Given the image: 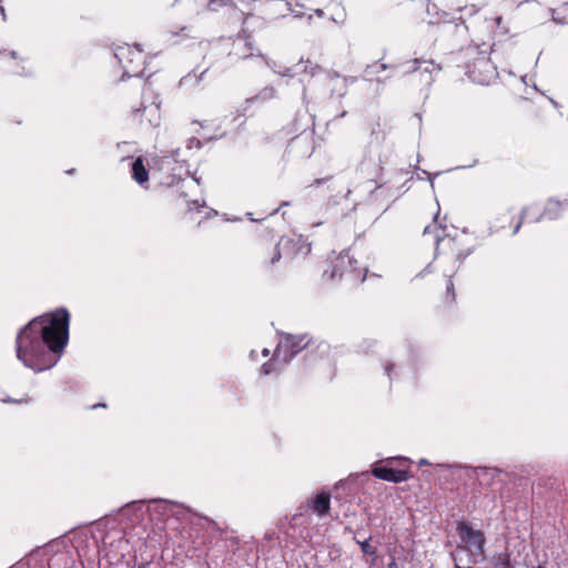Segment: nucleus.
Segmentation results:
<instances>
[{
  "mask_svg": "<svg viewBox=\"0 0 568 568\" xmlns=\"http://www.w3.org/2000/svg\"><path fill=\"white\" fill-rule=\"evenodd\" d=\"M357 544L361 547V550L365 555L374 556L376 554V548L371 545V537L365 539L364 541L357 540Z\"/></svg>",
  "mask_w": 568,
  "mask_h": 568,
  "instance_id": "21",
  "label": "nucleus"
},
{
  "mask_svg": "<svg viewBox=\"0 0 568 568\" xmlns=\"http://www.w3.org/2000/svg\"><path fill=\"white\" fill-rule=\"evenodd\" d=\"M223 7H235V0H210L207 3V10L213 12L219 11Z\"/></svg>",
  "mask_w": 568,
  "mask_h": 568,
  "instance_id": "17",
  "label": "nucleus"
},
{
  "mask_svg": "<svg viewBox=\"0 0 568 568\" xmlns=\"http://www.w3.org/2000/svg\"><path fill=\"white\" fill-rule=\"evenodd\" d=\"M276 91L273 87H266L262 89L252 100L266 101L275 98Z\"/></svg>",
  "mask_w": 568,
  "mask_h": 568,
  "instance_id": "19",
  "label": "nucleus"
},
{
  "mask_svg": "<svg viewBox=\"0 0 568 568\" xmlns=\"http://www.w3.org/2000/svg\"><path fill=\"white\" fill-rule=\"evenodd\" d=\"M447 293L452 295V301L455 300V292H454V285L453 282L449 280L447 284Z\"/></svg>",
  "mask_w": 568,
  "mask_h": 568,
  "instance_id": "25",
  "label": "nucleus"
},
{
  "mask_svg": "<svg viewBox=\"0 0 568 568\" xmlns=\"http://www.w3.org/2000/svg\"><path fill=\"white\" fill-rule=\"evenodd\" d=\"M457 532L462 541L466 544L467 550L474 557V562L485 560L486 538L484 532L473 529L467 523L464 521H459L457 524Z\"/></svg>",
  "mask_w": 568,
  "mask_h": 568,
  "instance_id": "3",
  "label": "nucleus"
},
{
  "mask_svg": "<svg viewBox=\"0 0 568 568\" xmlns=\"http://www.w3.org/2000/svg\"><path fill=\"white\" fill-rule=\"evenodd\" d=\"M115 55L120 62H125L123 65L125 72L139 74L142 71L141 67L144 63V57L142 50L136 45L120 48Z\"/></svg>",
  "mask_w": 568,
  "mask_h": 568,
  "instance_id": "6",
  "label": "nucleus"
},
{
  "mask_svg": "<svg viewBox=\"0 0 568 568\" xmlns=\"http://www.w3.org/2000/svg\"><path fill=\"white\" fill-rule=\"evenodd\" d=\"M329 80V87L332 95H336L337 98H343L346 94V80L341 78L338 74H327Z\"/></svg>",
  "mask_w": 568,
  "mask_h": 568,
  "instance_id": "11",
  "label": "nucleus"
},
{
  "mask_svg": "<svg viewBox=\"0 0 568 568\" xmlns=\"http://www.w3.org/2000/svg\"><path fill=\"white\" fill-rule=\"evenodd\" d=\"M491 565H494V568H514L508 554H499L495 560L491 561Z\"/></svg>",
  "mask_w": 568,
  "mask_h": 568,
  "instance_id": "20",
  "label": "nucleus"
},
{
  "mask_svg": "<svg viewBox=\"0 0 568 568\" xmlns=\"http://www.w3.org/2000/svg\"><path fill=\"white\" fill-rule=\"evenodd\" d=\"M436 251L442 253L448 260H454L459 264L471 254L473 248L464 245L463 239L458 237H443L435 235Z\"/></svg>",
  "mask_w": 568,
  "mask_h": 568,
  "instance_id": "5",
  "label": "nucleus"
},
{
  "mask_svg": "<svg viewBox=\"0 0 568 568\" xmlns=\"http://www.w3.org/2000/svg\"><path fill=\"white\" fill-rule=\"evenodd\" d=\"M392 368H393V364L386 365V367H385V371H386L388 376H389V372H390Z\"/></svg>",
  "mask_w": 568,
  "mask_h": 568,
  "instance_id": "30",
  "label": "nucleus"
},
{
  "mask_svg": "<svg viewBox=\"0 0 568 568\" xmlns=\"http://www.w3.org/2000/svg\"><path fill=\"white\" fill-rule=\"evenodd\" d=\"M499 474L500 470L497 468L479 467L477 476L481 484L489 485L490 480H493Z\"/></svg>",
  "mask_w": 568,
  "mask_h": 568,
  "instance_id": "15",
  "label": "nucleus"
},
{
  "mask_svg": "<svg viewBox=\"0 0 568 568\" xmlns=\"http://www.w3.org/2000/svg\"><path fill=\"white\" fill-rule=\"evenodd\" d=\"M367 268L349 256L348 251H342L332 262L331 270L325 271L332 281H345L349 285H358L366 278Z\"/></svg>",
  "mask_w": 568,
  "mask_h": 568,
  "instance_id": "2",
  "label": "nucleus"
},
{
  "mask_svg": "<svg viewBox=\"0 0 568 568\" xmlns=\"http://www.w3.org/2000/svg\"><path fill=\"white\" fill-rule=\"evenodd\" d=\"M174 506H175L174 503H171L168 500H158V501H155L154 510L159 511L163 515H171Z\"/></svg>",
  "mask_w": 568,
  "mask_h": 568,
  "instance_id": "18",
  "label": "nucleus"
},
{
  "mask_svg": "<svg viewBox=\"0 0 568 568\" xmlns=\"http://www.w3.org/2000/svg\"><path fill=\"white\" fill-rule=\"evenodd\" d=\"M372 474L376 478L395 484L406 481L409 478L408 470L395 469L388 466H376L372 469Z\"/></svg>",
  "mask_w": 568,
  "mask_h": 568,
  "instance_id": "8",
  "label": "nucleus"
},
{
  "mask_svg": "<svg viewBox=\"0 0 568 568\" xmlns=\"http://www.w3.org/2000/svg\"><path fill=\"white\" fill-rule=\"evenodd\" d=\"M520 226H521V221H519V222L516 224V226H515V229H514V234L518 233V231H519Z\"/></svg>",
  "mask_w": 568,
  "mask_h": 568,
  "instance_id": "28",
  "label": "nucleus"
},
{
  "mask_svg": "<svg viewBox=\"0 0 568 568\" xmlns=\"http://www.w3.org/2000/svg\"><path fill=\"white\" fill-rule=\"evenodd\" d=\"M262 354H263L264 356H267V355L270 354V352H268V349H267V348H264V349H263V352H262Z\"/></svg>",
  "mask_w": 568,
  "mask_h": 568,
  "instance_id": "33",
  "label": "nucleus"
},
{
  "mask_svg": "<svg viewBox=\"0 0 568 568\" xmlns=\"http://www.w3.org/2000/svg\"><path fill=\"white\" fill-rule=\"evenodd\" d=\"M552 18L559 23H568V2L552 10Z\"/></svg>",
  "mask_w": 568,
  "mask_h": 568,
  "instance_id": "16",
  "label": "nucleus"
},
{
  "mask_svg": "<svg viewBox=\"0 0 568 568\" xmlns=\"http://www.w3.org/2000/svg\"><path fill=\"white\" fill-rule=\"evenodd\" d=\"M388 568H397L396 561L394 559L388 564Z\"/></svg>",
  "mask_w": 568,
  "mask_h": 568,
  "instance_id": "29",
  "label": "nucleus"
},
{
  "mask_svg": "<svg viewBox=\"0 0 568 568\" xmlns=\"http://www.w3.org/2000/svg\"><path fill=\"white\" fill-rule=\"evenodd\" d=\"M29 400L30 399H29L28 395H26L23 398H20V399H13L10 397H8L7 399H3V402H6V403H17V404H22V403L28 404Z\"/></svg>",
  "mask_w": 568,
  "mask_h": 568,
  "instance_id": "23",
  "label": "nucleus"
},
{
  "mask_svg": "<svg viewBox=\"0 0 568 568\" xmlns=\"http://www.w3.org/2000/svg\"><path fill=\"white\" fill-rule=\"evenodd\" d=\"M232 54L239 59H245L253 54V48L248 43L247 39H236L233 42V51Z\"/></svg>",
  "mask_w": 568,
  "mask_h": 568,
  "instance_id": "13",
  "label": "nucleus"
},
{
  "mask_svg": "<svg viewBox=\"0 0 568 568\" xmlns=\"http://www.w3.org/2000/svg\"><path fill=\"white\" fill-rule=\"evenodd\" d=\"M281 251L278 244H267L260 248L258 258L265 266H272L281 260Z\"/></svg>",
  "mask_w": 568,
  "mask_h": 568,
  "instance_id": "10",
  "label": "nucleus"
},
{
  "mask_svg": "<svg viewBox=\"0 0 568 568\" xmlns=\"http://www.w3.org/2000/svg\"><path fill=\"white\" fill-rule=\"evenodd\" d=\"M308 344L305 337L290 336L284 343H281L276 348L274 356L275 358L283 357L284 362H290L297 353L304 349Z\"/></svg>",
  "mask_w": 568,
  "mask_h": 568,
  "instance_id": "7",
  "label": "nucleus"
},
{
  "mask_svg": "<svg viewBox=\"0 0 568 568\" xmlns=\"http://www.w3.org/2000/svg\"><path fill=\"white\" fill-rule=\"evenodd\" d=\"M210 524H211L212 528H214V529H216V530L219 529V527H217V525H216V523H215V521L210 520Z\"/></svg>",
  "mask_w": 568,
  "mask_h": 568,
  "instance_id": "32",
  "label": "nucleus"
},
{
  "mask_svg": "<svg viewBox=\"0 0 568 568\" xmlns=\"http://www.w3.org/2000/svg\"><path fill=\"white\" fill-rule=\"evenodd\" d=\"M70 314L58 308L24 325L16 338L17 358L36 373L53 367L69 339Z\"/></svg>",
  "mask_w": 568,
  "mask_h": 568,
  "instance_id": "1",
  "label": "nucleus"
},
{
  "mask_svg": "<svg viewBox=\"0 0 568 568\" xmlns=\"http://www.w3.org/2000/svg\"><path fill=\"white\" fill-rule=\"evenodd\" d=\"M132 178L139 184L146 183L149 181V172L143 163L142 158H138L132 163Z\"/></svg>",
  "mask_w": 568,
  "mask_h": 568,
  "instance_id": "12",
  "label": "nucleus"
},
{
  "mask_svg": "<svg viewBox=\"0 0 568 568\" xmlns=\"http://www.w3.org/2000/svg\"><path fill=\"white\" fill-rule=\"evenodd\" d=\"M261 371L264 375H268L274 371V365L272 362H267L262 365Z\"/></svg>",
  "mask_w": 568,
  "mask_h": 568,
  "instance_id": "22",
  "label": "nucleus"
},
{
  "mask_svg": "<svg viewBox=\"0 0 568 568\" xmlns=\"http://www.w3.org/2000/svg\"><path fill=\"white\" fill-rule=\"evenodd\" d=\"M381 70H386L389 68L387 64H381ZM394 69V74H408V73H415L420 72L422 74H426L425 82L429 83L433 81V73L439 72L442 70L440 65L436 63L434 60H427V59H414L412 61H407L405 63H402L399 65H393L390 67Z\"/></svg>",
  "mask_w": 568,
  "mask_h": 568,
  "instance_id": "4",
  "label": "nucleus"
},
{
  "mask_svg": "<svg viewBox=\"0 0 568 568\" xmlns=\"http://www.w3.org/2000/svg\"><path fill=\"white\" fill-rule=\"evenodd\" d=\"M469 77L474 80V81H479V82H483L484 79H477L476 75H475V71H469Z\"/></svg>",
  "mask_w": 568,
  "mask_h": 568,
  "instance_id": "27",
  "label": "nucleus"
},
{
  "mask_svg": "<svg viewBox=\"0 0 568 568\" xmlns=\"http://www.w3.org/2000/svg\"><path fill=\"white\" fill-rule=\"evenodd\" d=\"M345 115H346V111H343V112L341 113V115H339V116H342V118H343V116H345Z\"/></svg>",
  "mask_w": 568,
  "mask_h": 568,
  "instance_id": "37",
  "label": "nucleus"
},
{
  "mask_svg": "<svg viewBox=\"0 0 568 568\" xmlns=\"http://www.w3.org/2000/svg\"><path fill=\"white\" fill-rule=\"evenodd\" d=\"M489 63L486 59L481 58L479 59L476 63H475V68H478V69H483V68H486L488 67Z\"/></svg>",
  "mask_w": 568,
  "mask_h": 568,
  "instance_id": "24",
  "label": "nucleus"
},
{
  "mask_svg": "<svg viewBox=\"0 0 568 568\" xmlns=\"http://www.w3.org/2000/svg\"><path fill=\"white\" fill-rule=\"evenodd\" d=\"M97 407H105L104 404H99V405H93L92 408H97Z\"/></svg>",
  "mask_w": 568,
  "mask_h": 568,
  "instance_id": "34",
  "label": "nucleus"
},
{
  "mask_svg": "<svg viewBox=\"0 0 568 568\" xmlns=\"http://www.w3.org/2000/svg\"><path fill=\"white\" fill-rule=\"evenodd\" d=\"M433 231H437V227L435 225H427L424 229V235L430 234Z\"/></svg>",
  "mask_w": 568,
  "mask_h": 568,
  "instance_id": "26",
  "label": "nucleus"
},
{
  "mask_svg": "<svg viewBox=\"0 0 568 568\" xmlns=\"http://www.w3.org/2000/svg\"><path fill=\"white\" fill-rule=\"evenodd\" d=\"M0 13L2 14L3 19H6V11L1 4H0Z\"/></svg>",
  "mask_w": 568,
  "mask_h": 568,
  "instance_id": "31",
  "label": "nucleus"
},
{
  "mask_svg": "<svg viewBox=\"0 0 568 568\" xmlns=\"http://www.w3.org/2000/svg\"><path fill=\"white\" fill-rule=\"evenodd\" d=\"M532 568H542L541 566L532 567Z\"/></svg>",
  "mask_w": 568,
  "mask_h": 568,
  "instance_id": "38",
  "label": "nucleus"
},
{
  "mask_svg": "<svg viewBox=\"0 0 568 568\" xmlns=\"http://www.w3.org/2000/svg\"><path fill=\"white\" fill-rule=\"evenodd\" d=\"M310 509L318 517L326 516L331 509V495L328 493H321L308 500Z\"/></svg>",
  "mask_w": 568,
  "mask_h": 568,
  "instance_id": "9",
  "label": "nucleus"
},
{
  "mask_svg": "<svg viewBox=\"0 0 568 568\" xmlns=\"http://www.w3.org/2000/svg\"><path fill=\"white\" fill-rule=\"evenodd\" d=\"M321 71L318 64L312 62L311 60L301 59L300 62L295 65L296 74H305L307 77H314Z\"/></svg>",
  "mask_w": 568,
  "mask_h": 568,
  "instance_id": "14",
  "label": "nucleus"
},
{
  "mask_svg": "<svg viewBox=\"0 0 568 568\" xmlns=\"http://www.w3.org/2000/svg\"><path fill=\"white\" fill-rule=\"evenodd\" d=\"M189 30H190V29H189V28H186V27H184V28H182V29H181V31H182V32H184V31H189Z\"/></svg>",
  "mask_w": 568,
  "mask_h": 568,
  "instance_id": "36",
  "label": "nucleus"
},
{
  "mask_svg": "<svg viewBox=\"0 0 568 568\" xmlns=\"http://www.w3.org/2000/svg\"><path fill=\"white\" fill-rule=\"evenodd\" d=\"M426 464H428L426 459L420 460V465H426Z\"/></svg>",
  "mask_w": 568,
  "mask_h": 568,
  "instance_id": "35",
  "label": "nucleus"
}]
</instances>
